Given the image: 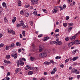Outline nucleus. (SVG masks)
Here are the masks:
<instances>
[{"instance_id": "nucleus-38", "label": "nucleus", "mask_w": 80, "mask_h": 80, "mask_svg": "<svg viewBox=\"0 0 80 80\" xmlns=\"http://www.w3.org/2000/svg\"><path fill=\"white\" fill-rule=\"evenodd\" d=\"M76 52H77V50H75L73 51L72 52V53H73V54H75V53H76Z\"/></svg>"}, {"instance_id": "nucleus-23", "label": "nucleus", "mask_w": 80, "mask_h": 80, "mask_svg": "<svg viewBox=\"0 0 80 80\" xmlns=\"http://www.w3.org/2000/svg\"><path fill=\"white\" fill-rule=\"evenodd\" d=\"M57 11H58V10L54 9L52 10V13H57Z\"/></svg>"}, {"instance_id": "nucleus-58", "label": "nucleus", "mask_w": 80, "mask_h": 80, "mask_svg": "<svg viewBox=\"0 0 80 80\" xmlns=\"http://www.w3.org/2000/svg\"><path fill=\"white\" fill-rule=\"evenodd\" d=\"M60 67H62V68H63L64 67V65L63 64H62L60 66Z\"/></svg>"}, {"instance_id": "nucleus-52", "label": "nucleus", "mask_w": 80, "mask_h": 80, "mask_svg": "<svg viewBox=\"0 0 80 80\" xmlns=\"http://www.w3.org/2000/svg\"><path fill=\"white\" fill-rule=\"evenodd\" d=\"M7 76H8L9 75H10V72H8L7 74Z\"/></svg>"}, {"instance_id": "nucleus-32", "label": "nucleus", "mask_w": 80, "mask_h": 80, "mask_svg": "<svg viewBox=\"0 0 80 80\" xmlns=\"http://www.w3.org/2000/svg\"><path fill=\"white\" fill-rule=\"evenodd\" d=\"M50 63H52V64H53V63H55V62L53 61V60H51L50 61Z\"/></svg>"}, {"instance_id": "nucleus-49", "label": "nucleus", "mask_w": 80, "mask_h": 80, "mask_svg": "<svg viewBox=\"0 0 80 80\" xmlns=\"http://www.w3.org/2000/svg\"><path fill=\"white\" fill-rule=\"evenodd\" d=\"M6 80H10V78L8 77V76H7L6 78Z\"/></svg>"}, {"instance_id": "nucleus-41", "label": "nucleus", "mask_w": 80, "mask_h": 80, "mask_svg": "<svg viewBox=\"0 0 80 80\" xmlns=\"http://www.w3.org/2000/svg\"><path fill=\"white\" fill-rule=\"evenodd\" d=\"M30 25L31 26H32V25H33V22H32V21H30Z\"/></svg>"}, {"instance_id": "nucleus-35", "label": "nucleus", "mask_w": 80, "mask_h": 80, "mask_svg": "<svg viewBox=\"0 0 80 80\" xmlns=\"http://www.w3.org/2000/svg\"><path fill=\"white\" fill-rule=\"evenodd\" d=\"M17 27H18H18H20L21 26L20 24H19L18 23H17Z\"/></svg>"}, {"instance_id": "nucleus-37", "label": "nucleus", "mask_w": 80, "mask_h": 80, "mask_svg": "<svg viewBox=\"0 0 80 80\" xmlns=\"http://www.w3.org/2000/svg\"><path fill=\"white\" fill-rule=\"evenodd\" d=\"M33 13L34 15H37V12H36V11L34 12Z\"/></svg>"}, {"instance_id": "nucleus-47", "label": "nucleus", "mask_w": 80, "mask_h": 80, "mask_svg": "<svg viewBox=\"0 0 80 80\" xmlns=\"http://www.w3.org/2000/svg\"><path fill=\"white\" fill-rule=\"evenodd\" d=\"M18 53H20V52H22V49H19L18 50Z\"/></svg>"}, {"instance_id": "nucleus-63", "label": "nucleus", "mask_w": 80, "mask_h": 80, "mask_svg": "<svg viewBox=\"0 0 80 80\" xmlns=\"http://www.w3.org/2000/svg\"><path fill=\"white\" fill-rule=\"evenodd\" d=\"M42 10L43 11V12H45V11H46V9H42Z\"/></svg>"}, {"instance_id": "nucleus-42", "label": "nucleus", "mask_w": 80, "mask_h": 80, "mask_svg": "<svg viewBox=\"0 0 80 80\" xmlns=\"http://www.w3.org/2000/svg\"><path fill=\"white\" fill-rule=\"evenodd\" d=\"M18 69H16L15 70V73H17L18 72Z\"/></svg>"}, {"instance_id": "nucleus-26", "label": "nucleus", "mask_w": 80, "mask_h": 80, "mask_svg": "<svg viewBox=\"0 0 80 80\" xmlns=\"http://www.w3.org/2000/svg\"><path fill=\"white\" fill-rule=\"evenodd\" d=\"M75 42H76L77 43H78L79 44H80V40H75Z\"/></svg>"}, {"instance_id": "nucleus-6", "label": "nucleus", "mask_w": 80, "mask_h": 80, "mask_svg": "<svg viewBox=\"0 0 80 80\" xmlns=\"http://www.w3.org/2000/svg\"><path fill=\"white\" fill-rule=\"evenodd\" d=\"M15 45L14 43H13L11 44L10 46V48H11V49H12V48H14V47H15Z\"/></svg>"}, {"instance_id": "nucleus-1", "label": "nucleus", "mask_w": 80, "mask_h": 80, "mask_svg": "<svg viewBox=\"0 0 80 80\" xmlns=\"http://www.w3.org/2000/svg\"><path fill=\"white\" fill-rule=\"evenodd\" d=\"M22 59H19V60L17 62V67H19L20 65L23 66L24 65V62L21 60Z\"/></svg>"}, {"instance_id": "nucleus-7", "label": "nucleus", "mask_w": 80, "mask_h": 80, "mask_svg": "<svg viewBox=\"0 0 80 80\" xmlns=\"http://www.w3.org/2000/svg\"><path fill=\"white\" fill-rule=\"evenodd\" d=\"M20 24L21 26H22V27H23L24 26V25H25L24 24V23H23V21H21L20 22Z\"/></svg>"}, {"instance_id": "nucleus-51", "label": "nucleus", "mask_w": 80, "mask_h": 80, "mask_svg": "<svg viewBox=\"0 0 80 80\" xmlns=\"http://www.w3.org/2000/svg\"><path fill=\"white\" fill-rule=\"evenodd\" d=\"M69 24V26H73V23H70Z\"/></svg>"}, {"instance_id": "nucleus-57", "label": "nucleus", "mask_w": 80, "mask_h": 80, "mask_svg": "<svg viewBox=\"0 0 80 80\" xmlns=\"http://www.w3.org/2000/svg\"><path fill=\"white\" fill-rule=\"evenodd\" d=\"M70 18V17H69V16H66V20H68L69 18Z\"/></svg>"}, {"instance_id": "nucleus-31", "label": "nucleus", "mask_w": 80, "mask_h": 80, "mask_svg": "<svg viewBox=\"0 0 80 80\" xmlns=\"http://www.w3.org/2000/svg\"><path fill=\"white\" fill-rule=\"evenodd\" d=\"M63 25L64 27H67V23H63Z\"/></svg>"}, {"instance_id": "nucleus-8", "label": "nucleus", "mask_w": 80, "mask_h": 80, "mask_svg": "<svg viewBox=\"0 0 80 80\" xmlns=\"http://www.w3.org/2000/svg\"><path fill=\"white\" fill-rule=\"evenodd\" d=\"M74 43V42H71L68 44V45L69 47H72Z\"/></svg>"}, {"instance_id": "nucleus-25", "label": "nucleus", "mask_w": 80, "mask_h": 80, "mask_svg": "<svg viewBox=\"0 0 80 80\" xmlns=\"http://www.w3.org/2000/svg\"><path fill=\"white\" fill-rule=\"evenodd\" d=\"M50 38H48V37H46L44 38V40H48V39H50Z\"/></svg>"}, {"instance_id": "nucleus-17", "label": "nucleus", "mask_w": 80, "mask_h": 80, "mask_svg": "<svg viewBox=\"0 0 80 80\" xmlns=\"http://www.w3.org/2000/svg\"><path fill=\"white\" fill-rule=\"evenodd\" d=\"M44 63L45 65H50L51 64L50 62H45Z\"/></svg>"}, {"instance_id": "nucleus-44", "label": "nucleus", "mask_w": 80, "mask_h": 80, "mask_svg": "<svg viewBox=\"0 0 80 80\" xmlns=\"http://www.w3.org/2000/svg\"><path fill=\"white\" fill-rule=\"evenodd\" d=\"M68 61H69V59H67L65 60V63H67V62H68Z\"/></svg>"}, {"instance_id": "nucleus-3", "label": "nucleus", "mask_w": 80, "mask_h": 80, "mask_svg": "<svg viewBox=\"0 0 80 80\" xmlns=\"http://www.w3.org/2000/svg\"><path fill=\"white\" fill-rule=\"evenodd\" d=\"M78 35V33L75 34L74 35L72 36L70 38L71 40H74L75 38H76V37H77V36Z\"/></svg>"}, {"instance_id": "nucleus-56", "label": "nucleus", "mask_w": 80, "mask_h": 80, "mask_svg": "<svg viewBox=\"0 0 80 80\" xmlns=\"http://www.w3.org/2000/svg\"><path fill=\"white\" fill-rule=\"evenodd\" d=\"M63 10V8H62V7H61V8L60 9V10L61 11V10Z\"/></svg>"}, {"instance_id": "nucleus-33", "label": "nucleus", "mask_w": 80, "mask_h": 80, "mask_svg": "<svg viewBox=\"0 0 80 80\" xmlns=\"http://www.w3.org/2000/svg\"><path fill=\"white\" fill-rule=\"evenodd\" d=\"M22 28H28V26H25V25H24L22 27Z\"/></svg>"}, {"instance_id": "nucleus-19", "label": "nucleus", "mask_w": 80, "mask_h": 80, "mask_svg": "<svg viewBox=\"0 0 80 80\" xmlns=\"http://www.w3.org/2000/svg\"><path fill=\"white\" fill-rule=\"evenodd\" d=\"M56 43V41H51L50 43L51 44H52V45H53V44H55V43Z\"/></svg>"}, {"instance_id": "nucleus-21", "label": "nucleus", "mask_w": 80, "mask_h": 80, "mask_svg": "<svg viewBox=\"0 0 80 80\" xmlns=\"http://www.w3.org/2000/svg\"><path fill=\"white\" fill-rule=\"evenodd\" d=\"M78 59V57H74L73 58L72 60L73 61H75L76 60H77Z\"/></svg>"}, {"instance_id": "nucleus-43", "label": "nucleus", "mask_w": 80, "mask_h": 80, "mask_svg": "<svg viewBox=\"0 0 80 80\" xmlns=\"http://www.w3.org/2000/svg\"><path fill=\"white\" fill-rule=\"evenodd\" d=\"M59 31V29H57L55 31V32H58Z\"/></svg>"}, {"instance_id": "nucleus-45", "label": "nucleus", "mask_w": 80, "mask_h": 80, "mask_svg": "<svg viewBox=\"0 0 80 80\" xmlns=\"http://www.w3.org/2000/svg\"><path fill=\"white\" fill-rule=\"evenodd\" d=\"M68 3H69V2H72V0H67Z\"/></svg>"}, {"instance_id": "nucleus-16", "label": "nucleus", "mask_w": 80, "mask_h": 80, "mask_svg": "<svg viewBox=\"0 0 80 80\" xmlns=\"http://www.w3.org/2000/svg\"><path fill=\"white\" fill-rule=\"evenodd\" d=\"M30 59L31 60V61H33L36 60V59H35V58L34 57H32L30 58Z\"/></svg>"}, {"instance_id": "nucleus-14", "label": "nucleus", "mask_w": 80, "mask_h": 80, "mask_svg": "<svg viewBox=\"0 0 80 80\" xmlns=\"http://www.w3.org/2000/svg\"><path fill=\"white\" fill-rule=\"evenodd\" d=\"M22 2L20 0H18V6H21L22 5Z\"/></svg>"}, {"instance_id": "nucleus-53", "label": "nucleus", "mask_w": 80, "mask_h": 80, "mask_svg": "<svg viewBox=\"0 0 80 80\" xmlns=\"http://www.w3.org/2000/svg\"><path fill=\"white\" fill-rule=\"evenodd\" d=\"M73 28L72 27H70L68 29V31H70L71 30H72Z\"/></svg>"}, {"instance_id": "nucleus-18", "label": "nucleus", "mask_w": 80, "mask_h": 80, "mask_svg": "<svg viewBox=\"0 0 80 80\" xmlns=\"http://www.w3.org/2000/svg\"><path fill=\"white\" fill-rule=\"evenodd\" d=\"M43 55V57L44 58V57H45L47 55V53L46 52H43L42 53Z\"/></svg>"}, {"instance_id": "nucleus-55", "label": "nucleus", "mask_w": 80, "mask_h": 80, "mask_svg": "<svg viewBox=\"0 0 80 80\" xmlns=\"http://www.w3.org/2000/svg\"><path fill=\"white\" fill-rule=\"evenodd\" d=\"M26 17H28L29 16V13H26Z\"/></svg>"}, {"instance_id": "nucleus-48", "label": "nucleus", "mask_w": 80, "mask_h": 80, "mask_svg": "<svg viewBox=\"0 0 80 80\" xmlns=\"http://www.w3.org/2000/svg\"><path fill=\"white\" fill-rule=\"evenodd\" d=\"M23 11L22 10L20 12V13L21 15H22L23 14Z\"/></svg>"}, {"instance_id": "nucleus-15", "label": "nucleus", "mask_w": 80, "mask_h": 80, "mask_svg": "<svg viewBox=\"0 0 80 80\" xmlns=\"http://www.w3.org/2000/svg\"><path fill=\"white\" fill-rule=\"evenodd\" d=\"M28 75H32L33 74V71H29L28 72Z\"/></svg>"}, {"instance_id": "nucleus-27", "label": "nucleus", "mask_w": 80, "mask_h": 80, "mask_svg": "<svg viewBox=\"0 0 80 80\" xmlns=\"http://www.w3.org/2000/svg\"><path fill=\"white\" fill-rule=\"evenodd\" d=\"M75 73H76V75H77V74H78V73H79V72H78V71L77 70V69H76L75 71Z\"/></svg>"}, {"instance_id": "nucleus-4", "label": "nucleus", "mask_w": 80, "mask_h": 80, "mask_svg": "<svg viewBox=\"0 0 80 80\" xmlns=\"http://www.w3.org/2000/svg\"><path fill=\"white\" fill-rule=\"evenodd\" d=\"M11 56L12 57H13L14 58L16 59L17 58V53L16 52L14 54H12Z\"/></svg>"}, {"instance_id": "nucleus-12", "label": "nucleus", "mask_w": 80, "mask_h": 80, "mask_svg": "<svg viewBox=\"0 0 80 80\" xmlns=\"http://www.w3.org/2000/svg\"><path fill=\"white\" fill-rule=\"evenodd\" d=\"M2 5L3 7H5V8H7V5H6V3L5 2H3L2 3Z\"/></svg>"}, {"instance_id": "nucleus-36", "label": "nucleus", "mask_w": 80, "mask_h": 80, "mask_svg": "<svg viewBox=\"0 0 80 80\" xmlns=\"http://www.w3.org/2000/svg\"><path fill=\"white\" fill-rule=\"evenodd\" d=\"M6 58H8V59L10 58V56L9 55H8L6 56Z\"/></svg>"}, {"instance_id": "nucleus-22", "label": "nucleus", "mask_w": 80, "mask_h": 80, "mask_svg": "<svg viewBox=\"0 0 80 80\" xmlns=\"http://www.w3.org/2000/svg\"><path fill=\"white\" fill-rule=\"evenodd\" d=\"M76 69H75V68H73L72 70V73H74L75 72V71H76Z\"/></svg>"}, {"instance_id": "nucleus-50", "label": "nucleus", "mask_w": 80, "mask_h": 80, "mask_svg": "<svg viewBox=\"0 0 80 80\" xmlns=\"http://www.w3.org/2000/svg\"><path fill=\"white\" fill-rule=\"evenodd\" d=\"M42 34H40L38 36V37H39V38H40V37H42Z\"/></svg>"}, {"instance_id": "nucleus-62", "label": "nucleus", "mask_w": 80, "mask_h": 80, "mask_svg": "<svg viewBox=\"0 0 80 80\" xmlns=\"http://www.w3.org/2000/svg\"><path fill=\"white\" fill-rule=\"evenodd\" d=\"M80 75H78L77 76V78H78V79L80 78Z\"/></svg>"}, {"instance_id": "nucleus-40", "label": "nucleus", "mask_w": 80, "mask_h": 80, "mask_svg": "<svg viewBox=\"0 0 80 80\" xmlns=\"http://www.w3.org/2000/svg\"><path fill=\"white\" fill-rule=\"evenodd\" d=\"M3 47V44H0V48L1 47Z\"/></svg>"}, {"instance_id": "nucleus-30", "label": "nucleus", "mask_w": 80, "mask_h": 80, "mask_svg": "<svg viewBox=\"0 0 80 80\" xmlns=\"http://www.w3.org/2000/svg\"><path fill=\"white\" fill-rule=\"evenodd\" d=\"M22 34L23 36V37H25V31H23V32H22Z\"/></svg>"}, {"instance_id": "nucleus-28", "label": "nucleus", "mask_w": 80, "mask_h": 80, "mask_svg": "<svg viewBox=\"0 0 80 80\" xmlns=\"http://www.w3.org/2000/svg\"><path fill=\"white\" fill-rule=\"evenodd\" d=\"M4 62L5 63H8H8H10V61H6V60H5L4 61Z\"/></svg>"}, {"instance_id": "nucleus-5", "label": "nucleus", "mask_w": 80, "mask_h": 80, "mask_svg": "<svg viewBox=\"0 0 80 80\" xmlns=\"http://www.w3.org/2000/svg\"><path fill=\"white\" fill-rule=\"evenodd\" d=\"M57 71V68H55L53 69V70L51 72V74L53 75L55 73V72Z\"/></svg>"}, {"instance_id": "nucleus-34", "label": "nucleus", "mask_w": 80, "mask_h": 80, "mask_svg": "<svg viewBox=\"0 0 80 80\" xmlns=\"http://www.w3.org/2000/svg\"><path fill=\"white\" fill-rule=\"evenodd\" d=\"M31 2H32V3L34 4V3H35V0H31Z\"/></svg>"}, {"instance_id": "nucleus-24", "label": "nucleus", "mask_w": 80, "mask_h": 80, "mask_svg": "<svg viewBox=\"0 0 80 80\" xmlns=\"http://www.w3.org/2000/svg\"><path fill=\"white\" fill-rule=\"evenodd\" d=\"M16 45L17 46H20V45H21V44L20 42H18L16 43Z\"/></svg>"}, {"instance_id": "nucleus-11", "label": "nucleus", "mask_w": 80, "mask_h": 80, "mask_svg": "<svg viewBox=\"0 0 80 80\" xmlns=\"http://www.w3.org/2000/svg\"><path fill=\"white\" fill-rule=\"evenodd\" d=\"M31 68L30 66H28V65L26 66V67L25 68V70H28V69H30Z\"/></svg>"}, {"instance_id": "nucleus-59", "label": "nucleus", "mask_w": 80, "mask_h": 80, "mask_svg": "<svg viewBox=\"0 0 80 80\" xmlns=\"http://www.w3.org/2000/svg\"><path fill=\"white\" fill-rule=\"evenodd\" d=\"M12 35H14V34H15V31H12Z\"/></svg>"}, {"instance_id": "nucleus-2", "label": "nucleus", "mask_w": 80, "mask_h": 80, "mask_svg": "<svg viewBox=\"0 0 80 80\" xmlns=\"http://www.w3.org/2000/svg\"><path fill=\"white\" fill-rule=\"evenodd\" d=\"M44 49V47L42 45H40L39 46V52H42L43 51V50Z\"/></svg>"}, {"instance_id": "nucleus-13", "label": "nucleus", "mask_w": 80, "mask_h": 80, "mask_svg": "<svg viewBox=\"0 0 80 80\" xmlns=\"http://www.w3.org/2000/svg\"><path fill=\"white\" fill-rule=\"evenodd\" d=\"M39 56V57H40V58H44L43 53H41L40 54Z\"/></svg>"}, {"instance_id": "nucleus-29", "label": "nucleus", "mask_w": 80, "mask_h": 80, "mask_svg": "<svg viewBox=\"0 0 80 80\" xmlns=\"http://www.w3.org/2000/svg\"><path fill=\"white\" fill-rule=\"evenodd\" d=\"M4 22H6L7 23V22H8V20H7V19L6 17L4 18Z\"/></svg>"}, {"instance_id": "nucleus-64", "label": "nucleus", "mask_w": 80, "mask_h": 80, "mask_svg": "<svg viewBox=\"0 0 80 80\" xmlns=\"http://www.w3.org/2000/svg\"><path fill=\"white\" fill-rule=\"evenodd\" d=\"M20 38H22V35L20 34Z\"/></svg>"}, {"instance_id": "nucleus-9", "label": "nucleus", "mask_w": 80, "mask_h": 80, "mask_svg": "<svg viewBox=\"0 0 80 80\" xmlns=\"http://www.w3.org/2000/svg\"><path fill=\"white\" fill-rule=\"evenodd\" d=\"M56 43L58 45H62V42L60 41H56Z\"/></svg>"}, {"instance_id": "nucleus-61", "label": "nucleus", "mask_w": 80, "mask_h": 80, "mask_svg": "<svg viewBox=\"0 0 80 80\" xmlns=\"http://www.w3.org/2000/svg\"><path fill=\"white\" fill-rule=\"evenodd\" d=\"M30 7V5L29 4L27 5L26 6V8H28V7Z\"/></svg>"}, {"instance_id": "nucleus-60", "label": "nucleus", "mask_w": 80, "mask_h": 80, "mask_svg": "<svg viewBox=\"0 0 80 80\" xmlns=\"http://www.w3.org/2000/svg\"><path fill=\"white\" fill-rule=\"evenodd\" d=\"M22 60L24 61H26V59L23 58H22Z\"/></svg>"}, {"instance_id": "nucleus-10", "label": "nucleus", "mask_w": 80, "mask_h": 80, "mask_svg": "<svg viewBox=\"0 0 80 80\" xmlns=\"http://www.w3.org/2000/svg\"><path fill=\"white\" fill-rule=\"evenodd\" d=\"M16 19L17 18H16V17H13V19L12 20V22L14 24V22H15V21H16Z\"/></svg>"}, {"instance_id": "nucleus-46", "label": "nucleus", "mask_w": 80, "mask_h": 80, "mask_svg": "<svg viewBox=\"0 0 80 80\" xmlns=\"http://www.w3.org/2000/svg\"><path fill=\"white\" fill-rule=\"evenodd\" d=\"M12 31H13V30H11V29L8 30V32H9V33H11V32H12Z\"/></svg>"}, {"instance_id": "nucleus-39", "label": "nucleus", "mask_w": 80, "mask_h": 80, "mask_svg": "<svg viewBox=\"0 0 80 80\" xmlns=\"http://www.w3.org/2000/svg\"><path fill=\"white\" fill-rule=\"evenodd\" d=\"M70 40V38L68 37H67L65 38V40Z\"/></svg>"}, {"instance_id": "nucleus-54", "label": "nucleus", "mask_w": 80, "mask_h": 80, "mask_svg": "<svg viewBox=\"0 0 80 80\" xmlns=\"http://www.w3.org/2000/svg\"><path fill=\"white\" fill-rule=\"evenodd\" d=\"M63 8H66V5L65 4H64L63 6Z\"/></svg>"}, {"instance_id": "nucleus-20", "label": "nucleus", "mask_w": 80, "mask_h": 80, "mask_svg": "<svg viewBox=\"0 0 80 80\" xmlns=\"http://www.w3.org/2000/svg\"><path fill=\"white\" fill-rule=\"evenodd\" d=\"M10 47L8 46H6L5 49H6V50H9L10 49Z\"/></svg>"}]
</instances>
